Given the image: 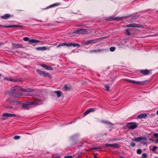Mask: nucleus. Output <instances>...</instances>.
Instances as JSON below:
<instances>
[{
	"instance_id": "obj_14",
	"label": "nucleus",
	"mask_w": 158,
	"mask_h": 158,
	"mask_svg": "<svg viewBox=\"0 0 158 158\" xmlns=\"http://www.w3.org/2000/svg\"><path fill=\"white\" fill-rule=\"evenodd\" d=\"M4 79L5 80H6L9 81H23V79H12L11 78H9L7 77H5L4 78Z\"/></svg>"
},
{
	"instance_id": "obj_56",
	"label": "nucleus",
	"mask_w": 158,
	"mask_h": 158,
	"mask_svg": "<svg viewBox=\"0 0 158 158\" xmlns=\"http://www.w3.org/2000/svg\"><path fill=\"white\" fill-rule=\"evenodd\" d=\"M94 158H96V156H95L94 157Z\"/></svg>"
},
{
	"instance_id": "obj_31",
	"label": "nucleus",
	"mask_w": 158,
	"mask_h": 158,
	"mask_svg": "<svg viewBox=\"0 0 158 158\" xmlns=\"http://www.w3.org/2000/svg\"><path fill=\"white\" fill-rule=\"evenodd\" d=\"M73 33L76 35L80 34V29H78L75 31H73Z\"/></svg>"
},
{
	"instance_id": "obj_34",
	"label": "nucleus",
	"mask_w": 158,
	"mask_h": 158,
	"mask_svg": "<svg viewBox=\"0 0 158 158\" xmlns=\"http://www.w3.org/2000/svg\"><path fill=\"white\" fill-rule=\"evenodd\" d=\"M60 4V3H56L51 5L50 6L51 7H53L57 6H58Z\"/></svg>"
},
{
	"instance_id": "obj_46",
	"label": "nucleus",
	"mask_w": 158,
	"mask_h": 158,
	"mask_svg": "<svg viewBox=\"0 0 158 158\" xmlns=\"http://www.w3.org/2000/svg\"><path fill=\"white\" fill-rule=\"evenodd\" d=\"M157 148V147L154 146L153 147L152 149L151 150L153 152H154L156 149Z\"/></svg>"
},
{
	"instance_id": "obj_58",
	"label": "nucleus",
	"mask_w": 158,
	"mask_h": 158,
	"mask_svg": "<svg viewBox=\"0 0 158 158\" xmlns=\"http://www.w3.org/2000/svg\"><path fill=\"white\" fill-rule=\"evenodd\" d=\"M1 74H0V77H1Z\"/></svg>"
},
{
	"instance_id": "obj_36",
	"label": "nucleus",
	"mask_w": 158,
	"mask_h": 158,
	"mask_svg": "<svg viewBox=\"0 0 158 158\" xmlns=\"http://www.w3.org/2000/svg\"><path fill=\"white\" fill-rule=\"evenodd\" d=\"M140 16V15H135L134 16H132L131 18V19H135L139 18Z\"/></svg>"
},
{
	"instance_id": "obj_53",
	"label": "nucleus",
	"mask_w": 158,
	"mask_h": 158,
	"mask_svg": "<svg viewBox=\"0 0 158 158\" xmlns=\"http://www.w3.org/2000/svg\"><path fill=\"white\" fill-rule=\"evenodd\" d=\"M11 102H16V101H14V100H13V101H12Z\"/></svg>"
},
{
	"instance_id": "obj_4",
	"label": "nucleus",
	"mask_w": 158,
	"mask_h": 158,
	"mask_svg": "<svg viewBox=\"0 0 158 158\" xmlns=\"http://www.w3.org/2000/svg\"><path fill=\"white\" fill-rule=\"evenodd\" d=\"M127 124L129 125L128 126L129 130H133L137 127L138 125L136 124V123L135 122H129L127 123Z\"/></svg>"
},
{
	"instance_id": "obj_35",
	"label": "nucleus",
	"mask_w": 158,
	"mask_h": 158,
	"mask_svg": "<svg viewBox=\"0 0 158 158\" xmlns=\"http://www.w3.org/2000/svg\"><path fill=\"white\" fill-rule=\"evenodd\" d=\"M0 27H6V28H11L14 27L13 25H9L6 26H3L0 25Z\"/></svg>"
},
{
	"instance_id": "obj_16",
	"label": "nucleus",
	"mask_w": 158,
	"mask_h": 158,
	"mask_svg": "<svg viewBox=\"0 0 158 158\" xmlns=\"http://www.w3.org/2000/svg\"><path fill=\"white\" fill-rule=\"evenodd\" d=\"M147 117V114L146 113H143L138 115L137 118L141 119L145 118Z\"/></svg>"
},
{
	"instance_id": "obj_59",
	"label": "nucleus",
	"mask_w": 158,
	"mask_h": 158,
	"mask_svg": "<svg viewBox=\"0 0 158 158\" xmlns=\"http://www.w3.org/2000/svg\"><path fill=\"white\" fill-rule=\"evenodd\" d=\"M73 137H74V136L72 137V139H73Z\"/></svg>"
},
{
	"instance_id": "obj_40",
	"label": "nucleus",
	"mask_w": 158,
	"mask_h": 158,
	"mask_svg": "<svg viewBox=\"0 0 158 158\" xmlns=\"http://www.w3.org/2000/svg\"><path fill=\"white\" fill-rule=\"evenodd\" d=\"M104 86L105 88V89L106 91H108L109 90L110 87L109 86L106 85Z\"/></svg>"
},
{
	"instance_id": "obj_27",
	"label": "nucleus",
	"mask_w": 158,
	"mask_h": 158,
	"mask_svg": "<svg viewBox=\"0 0 158 158\" xmlns=\"http://www.w3.org/2000/svg\"><path fill=\"white\" fill-rule=\"evenodd\" d=\"M135 29H127L126 30V33L127 36H130L131 35V33L130 32V31H132L134 30Z\"/></svg>"
},
{
	"instance_id": "obj_43",
	"label": "nucleus",
	"mask_w": 158,
	"mask_h": 158,
	"mask_svg": "<svg viewBox=\"0 0 158 158\" xmlns=\"http://www.w3.org/2000/svg\"><path fill=\"white\" fill-rule=\"evenodd\" d=\"M14 27H23V26H19V25H13Z\"/></svg>"
},
{
	"instance_id": "obj_11",
	"label": "nucleus",
	"mask_w": 158,
	"mask_h": 158,
	"mask_svg": "<svg viewBox=\"0 0 158 158\" xmlns=\"http://www.w3.org/2000/svg\"><path fill=\"white\" fill-rule=\"evenodd\" d=\"M105 146V147L106 146L107 147H114L116 148H119L120 147L119 145L117 143H115L113 144L106 143Z\"/></svg>"
},
{
	"instance_id": "obj_32",
	"label": "nucleus",
	"mask_w": 158,
	"mask_h": 158,
	"mask_svg": "<svg viewBox=\"0 0 158 158\" xmlns=\"http://www.w3.org/2000/svg\"><path fill=\"white\" fill-rule=\"evenodd\" d=\"M64 87L66 91H69L71 89L70 87L66 85H64Z\"/></svg>"
},
{
	"instance_id": "obj_60",
	"label": "nucleus",
	"mask_w": 158,
	"mask_h": 158,
	"mask_svg": "<svg viewBox=\"0 0 158 158\" xmlns=\"http://www.w3.org/2000/svg\"><path fill=\"white\" fill-rule=\"evenodd\" d=\"M137 12H136V13H135V14H137Z\"/></svg>"
},
{
	"instance_id": "obj_38",
	"label": "nucleus",
	"mask_w": 158,
	"mask_h": 158,
	"mask_svg": "<svg viewBox=\"0 0 158 158\" xmlns=\"http://www.w3.org/2000/svg\"><path fill=\"white\" fill-rule=\"evenodd\" d=\"M5 107L6 108L8 109H12L13 108V107L9 105L6 106Z\"/></svg>"
},
{
	"instance_id": "obj_57",
	"label": "nucleus",
	"mask_w": 158,
	"mask_h": 158,
	"mask_svg": "<svg viewBox=\"0 0 158 158\" xmlns=\"http://www.w3.org/2000/svg\"><path fill=\"white\" fill-rule=\"evenodd\" d=\"M105 135H107V134H106V133H105Z\"/></svg>"
},
{
	"instance_id": "obj_18",
	"label": "nucleus",
	"mask_w": 158,
	"mask_h": 158,
	"mask_svg": "<svg viewBox=\"0 0 158 158\" xmlns=\"http://www.w3.org/2000/svg\"><path fill=\"white\" fill-rule=\"evenodd\" d=\"M106 50L104 49H101L100 48H98L96 50H92L90 51V52L92 53V52H95V53H98V52H103Z\"/></svg>"
},
{
	"instance_id": "obj_1",
	"label": "nucleus",
	"mask_w": 158,
	"mask_h": 158,
	"mask_svg": "<svg viewBox=\"0 0 158 158\" xmlns=\"http://www.w3.org/2000/svg\"><path fill=\"white\" fill-rule=\"evenodd\" d=\"M23 89L19 86L16 85L13 87L11 89L9 94L13 95L15 97H18L21 96V93L20 91H22Z\"/></svg>"
},
{
	"instance_id": "obj_45",
	"label": "nucleus",
	"mask_w": 158,
	"mask_h": 158,
	"mask_svg": "<svg viewBox=\"0 0 158 158\" xmlns=\"http://www.w3.org/2000/svg\"><path fill=\"white\" fill-rule=\"evenodd\" d=\"M29 38H28V37H24L23 38V40L25 41H28L29 40Z\"/></svg>"
},
{
	"instance_id": "obj_26",
	"label": "nucleus",
	"mask_w": 158,
	"mask_h": 158,
	"mask_svg": "<svg viewBox=\"0 0 158 158\" xmlns=\"http://www.w3.org/2000/svg\"><path fill=\"white\" fill-rule=\"evenodd\" d=\"M33 89L31 88L23 89L22 91L23 92H31L33 91Z\"/></svg>"
},
{
	"instance_id": "obj_2",
	"label": "nucleus",
	"mask_w": 158,
	"mask_h": 158,
	"mask_svg": "<svg viewBox=\"0 0 158 158\" xmlns=\"http://www.w3.org/2000/svg\"><path fill=\"white\" fill-rule=\"evenodd\" d=\"M125 81H126L128 83L140 85H142L144 84L145 82L147 81V80L143 81H136L134 80H132L127 79H125Z\"/></svg>"
},
{
	"instance_id": "obj_48",
	"label": "nucleus",
	"mask_w": 158,
	"mask_h": 158,
	"mask_svg": "<svg viewBox=\"0 0 158 158\" xmlns=\"http://www.w3.org/2000/svg\"><path fill=\"white\" fill-rule=\"evenodd\" d=\"M65 158H72V156H65L64 157Z\"/></svg>"
},
{
	"instance_id": "obj_41",
	"label": "nucleus",
	"mask_w": 158,
	"mask_h": 158,
	"mask_svg": "<svg viewBox=\"0 0 158 158\" xmlns=\"http://www.w3.org/2000/svg\"><path fill=\"white\" fill-rule=\"evenodd\" d=\"M20 138V136H15L14 137V139L15 140H17L19 139Z\"/></svg>"
},
{
	"instance_id": "obj_15",
	"label": "nucleus",
	"mask_w": 158,
	"mask_h": 158,
	"mask_svg": "<svg viewBox=\"0 0 158 158\" xmlns=\"http://www.w3.org/2000/svg\"><path fill=\"white\" fill-rule=\"evenodd\" d=\"M96 109L95 108H91L88 109L84 113V114L85 115L88 114H89L91 112L94 111L96 110Z\"/></svg>"
},
{
	"instance_id": "obj_33",
	"label": "nucleus",
	"mask_w": 158,
	"mask_h": 158,
	"mask_svg": "<svg viewBox=\"0 0 158 158\" xmlns=\"http://www.w3.org/2000/svg\"><path fill=\"white\" fill-rule=\"evenodd\" d=\"M115 17L114 16H110V17H108L107 19V20L109 21H114V18Z\"/></svg>"
},
{
	"instance_id": "obj_39",
	"label": "nucleus",
	"mask_w": 158,
	"mask_h": 158,
	"mask_svg": "<svg viewBox=\"0 0 158 158\" xmlns=\"http://www.w3.org/2000/svg\"><path fill=\"white\" fill-rule=\"evenodd\" d=\"M148 156V155L145 153H143L142 155V157L147 158Z\"/></svg>"
},
{
	"instance_id": "obj_61",
	"label": "nucleus",
	"mask_w": 158,
	"mask_h": 158,
	"mask_svg": "<svg viewBox=\"0 0 158 158\" xmlns=\"http://www.w3.org/2000/svg\"><path fill=\"white\" fill-rule=\"evenodd\" d=\"M40 22H42V21H40Z\"/></svg>"
},
{
	"instance_id": "obj_28",
	"label": "nucleus",
	"mask_w": 158,
	"mask_h": 158,
	"mask_svg": "<svg viewBox=\"0 0 158 158\" xmlns=\"http://www.w3.org/2000/svg\"><path fill=\"white\" fill-rule=\"evenodd\" d=\"M80 34H86L87 32V30L85 29H80Z\"/></svg>"
},
{
	"instance_id": "obj_52",
	"label": "nucleus",
	"mask_w": 158,
	"mask_h": 158,
	"mask_svg": "<svg viewBox=\"0 0 158 158\" xmlns=\"http://www.w3.org/2000/svg\"><path fill=\"white\" fill-rule=\"evenodd\" d=\"M156 143H158V139L156 140Z\"/></svg>"
},
{
	"instance_id": "obj_44",
	"label": "nucleus",
	"mask_w": 158,
	"mask_h": 158,
	"mask_svg": "<svg viewBox=\"0 0 158 158\" xmlns=\"http://www.w3.org/2000/svg\"><path fill=\"white\" fill-rule=\"evenodd\" d=\"M135 145V143L134 142H131L130 143V146L132 147H134Z\"/></svg>"
},
{
	"instance_id": "obj_22",
	"label": "nucleus",
	"mask_w": 158,
	"mask_h": 158,
	"mask_svg": "<svg viewBox=\"0 0 158 158\" xmlns=\"http://www.w3.org/2000/svg\"><path fill=\"white\" fill-rule=\"evenodd\" d=\"M12 45L14 48H23V45L22 44H12Z\"/></svg>"
},
{
	"instance_id": "obj_25",
	"label": "nucleus",
	"mask_w": 158,
	"mask_h": 158,
	"mask_svg": "<svg viewBox=\"0 0 158 158\" xmlns=\"http://www.w3.org/2000/svg\"><path fill=\"white\" fill-rule=\"evenodd\" d=\"M10 16L11 15L10 14H6L4 15L1 16V18L3 19H6L10 17Z\"/></svg>"
},
{
	"instance_id": "obj_19",
	"label": "nucleus",
	"mask_w": 158,
	"mask_h": 158,
	"mask_svg": "<svg viewBox=\"0 0 158 158\" xmlns=\"http://www.w3.org/2000/svg\"><path fill=\"white\" fill-rule=\"evenodd\" d=\"M30 105L29 102H28L27 103H23L22 105V108L28 110L30 108Z\"/></svg>"
},
{
	"instance_id": "obj_5",
	"label": "nucleus",
	"mask_w": 158,
	"mask_h": 158,
	"mask_svg": "<svg viewBox=\"0 0 158 158\" xmlns=\"http://www.w3.org/2000/svg\"><path fill=\"white\" fill-rule=\"evenodd\" d=\"M37 72L40 75H43L45 77L50 76V75L48 73H46L45 72L39 69H37Z\"/></svg>"
},
{
	"instance_id": "obj_42",
	"label": "nucleus",
	"mask_w": 158,
	"mask_h": 158,
	"mask_svg": "<svg viewBox=\"0 0 158 158\" xmlns=\"http://www.w3.org/2000/svg\"><path fill=\"white\" fill-rule=\"evenodd\" d=\"M142 152V150L141 149H138L137 150V153L138 154H140Z\"/></svg>"
},
{
	"instance_id": "obj_21",
	"label": "nucleus",
	"mask_w": 158,
	"mask_h": 158,
	"mask_svg": "<svg viewBox=\"0 0 158 158\" xmlns=\"http://www.w3.org/2000/svg\"><path fill=\"white\" fill-rule=\"evenodd\" d=\"M41 66L43 68H45L47 70H53V68L50 67V66H49L45 64H42L41 65Z\"/></svg>"
},
{
	"instance_id": "obj_17",
	"label": "nucleus",
	"mask_w": 158,
	"mask_h": 158,
	"mask_svg": "<svg viewBox=\"0 0 158 158\" xmlns=\"http://www.w3.org/2000/svg\"><path fill=\"white\" fill-rule=\"evenodd\" d=\"M73 46L74 47H77L79 48L80 47V45L78 43H70L69 44L67 43V47Z\"/></svg>"
},
{
	"instance_id": "obj_8",
	"label": "nucleus",
	"mask_w": 158,
	"mask_h": 158,
	"mask_svg": "<svg viewBox=\"0 0 158 158\" xmlns=\"http://www.w3.org/2000/svg\"><path fill=\"white\" fill-rule=\"evenodd\" d=\"M142 27V25L138 24H131L126 26V27H136L141 28Z\"/></svg>"
},
{
	"instance_id": "obj_51",
	"label": "nucleus",
	"mask_w": 158,
	"mask_h": 158,
	"mask_svg": "<svg viewBox=\"0 0 158 158\" xmlns=\"http://www.w3.org/2000/svg\"><path fill=\"white\" fill-rule=\"evenodd\" d=\"M3 45V43L1 42L0 43V45Z\"/></svg>"
},
{
	"instance_id": "obj_13",
	"label": "nucleus",
	"mask_w": 158,
	"mask_h": 158,
	"mask_svg": "<svg viewBox=\"0 0 158 158\" xmlns=\"http://www.w3.org/2000/svg\"><path fill=\"white\" fill-rule=\"evenodd\" d=\"M35 49L37 51H44L46 50H49L50 49V47H49L45 46L38 47L35 48Z\"/></svg>"
},
{
	"instance_id": "obj_23",
	"label": "nucleus",
	"mask_w": 158,
	"mask_h": 158,
	"mask_svg": "<svg viewBox=\"0 0 158 158\" xmlns=\"http://www.w3.org/2000/svg\"><path fill=\"white\" fill-rule=\"evenodd\" d=\"M106 148L105 146L104 145L103 146H100L98 147H92L91 149V150H96L98 149H103Z\"/></svg>"
},
{
	"instance_id": "obj_55",
	"label": "nucleus",
	"mask_w": 158,
	"mask_h": 158,
	"mask_svg": "<svg viewBox=\"0 0 158 158\" xmlns=\"http://www.w3.org/2000/svg\"><path fill=\"white\" fill-rule=\"evenodd\" d=\"M111 131V129H110L109 130V131Z\"/></svg>"
},
{
	"instance_id": "obj_24",
	"label": "nucleus",
	"mask_w": 158,
	"mask_h": 158,
	"mask_svg": "<svg viewBox=\"0 0 158 158\" xmlns=\"http://www.w3.org/2000/svg\"><path fill=\"white\" fill-rule=\"evenodd\" d=\"M56 94L57 97V98H59L60 97L61 95L62 94V92L60 90H57V91H55L54 92Z\"/></svg>"
},
{
	"instance_id": "obj_6",
	"label": "nucleus",
	"mask_w": 158,
	"mask_h": 158,
	"mask_svg": "<svg viewBox=\"0 0 158 158\" xmlns=\"http://www.w3.org/2000/svg\"><path fill=\"white\" fill-rule=\"evenodd\" d=\"M3 119L4 120L7 118L6 117H15L16 115L14 114H9L7 113H4L2 114Z\"/></svg>"
},
{
	"instance_id": "obj_50",
	"label": "nucleus",
	"mask_w": 158,
	"mask_h": 158,
	"mask_svg": "<svg viewBox=\"0 0 158 158\" xmlns=\"http://www.w3.org/2000/svg\"><path fill=\"white\" fill-rule=\"evenodd\" d=\"M53 158H60V157L58 156H56Z\"/></svg>"
},
{
	"instance_id": "obj_37",
	"label": "nucleus",
	"mask_w": 158,
	"mask_h": 158,
	"mask_svg": "<svg viewBox=\"0 0 158 158\" xmlns=\"http://www.w3.org/2000/svg\"><path fill=\"white\" fill-rule=\"evenodd\" d=\"M116 48L115 47H112L110 48V50L111 52H114L115 51Z\"/></svg>"
},
{
	"instance_id": "obj_49",
	"label": "nucleus",
	"mask_w": 158,
	"mask_h": 158,
	"mask_svg": "<svg viewBox=\"0 0 158 158\" xmlns=\"http://www.w3.org/2000/svg\"><path fill=\"white\" fill-rule=\"evenodd\" d=\"M154 136L156 137H158V133H155L154 134Z\"/></svg>"
},
{
	"instance_id": "obj_47",
	"label": "nucleus",
	"mask_w": 158,
	"mask_h": 158,
	"mask_svg": "<svg viewBox=\"0 0 158 158\" xmlns=\"http://www.w3.org/2000/svg\"><path fill=\"white\" fill-rule=\"evenodd\" d=\"M73 139H72L71 140V144L72 145H74L75 144H76L77 143V142H74V143H73Z\"/></svg>"
},
{
	"instance_id": "obj_7",
	"label": "nucleus",
	"mask_w": 158,
	"mask_h": 158,
	"mask_svg": "<svg viewBox=\"0 0 158 158\" xmlns=\"http://www.w3.org/2000/svg\"><path fill=\"white\" fill-rule=\"evenodd\" d=\"M134 14H132L128 16H124V17H115L114 18V21H121L123 20V18L125 19H128V18L131 17V15Z\"/></svg>"
},
{
	"instance_id": "obj_54",
	"label": "nucleus",
	"mask_w": 158,
	"mask_h": 158,
	"mask_svg": "<svg viewBox=\"0 0 158 158\" xmlns=\"http://www.w3.org/2000/svg\"><path fill=\"white\" fill-rule=\"evenodd\" d=\"M157 114L158 115V110L157 111Z\"/></svg>"
},
{
	"instance_id": "obj_10",
	"label": "nucleus",
	"mask_w": 158,
	"mask_h": 158,
	"mask_svg": "<svg viewBox=\"0 0 158 158\" xmlns=\"http://www.w3.org/2000/svg\"><path fill=\"white\" fill-rule=\"evenodd\" d=\"M30 105H35V106L38 105H41L42 104V102L41 101L39 100H37L35 102H29Z\"/></svg>"
},
{
	"instance_id": "obj_3",
	"label": "nucleus",
	"mask_w": 158,
	"mask_h": 158,
	"mask_svg": "<svg viewBox=\"0 0 158 158\" xmlns=\"http://www.w3.org/2000/svg\"><path fill=\"white\" fill-rule=\"evenodd\" d=\"M101 39L100 38L98 39H96L94 40H89L85 42H84L83 43L84 45H88L92 43H97L98 41L100 40Z\"/></svg>"
},
{
	"instance_id": "obj_29",
	"label": "nucleus",
	"mask_w": 158,
	"mask_h": 158,
	"mask_svg": "<svg viewBox=\"0 0 158 158\" xmlns=\"http://www.w3.org/2000/svg\"><path fill=\"white\" fill-rule=\"evenodd\" d=\"M102 122L108 125L110 127L112 126L113 125V124L111 123L110 122L108 121L103 120L102 121Z\"/></svg>"
},
{
	"instance_id": "obj_12",
	"label": "nucleus",
	"mask_w": 158,
	"mask_h": 158,
	"mask_svg": "<svg viewBox=\"0 0 158 158\" xmlns=\"http://www.w3.org/2000/svg\"><path fill=\"white\" fill-rule=\"evenodd\" d=\"M40 42V41L36 40L31 39L29 40L28 43L33 46H35L36 44Z\"/></svg>"
},
{
	"instance_id": "obj_30",
	"label": "nucleus",
	"mask_w": 158,
	"mask_h": 158,
	"mask_svg": "<svg viewBox=\"0 0 158 158\" xmlns=\"http://www.w3.org/2000/svg\"><path fill=\"white\" fill-rule=\"evenodd\" d=\"M66 46L67 47V43H63L57 45L56 47L57 48H59L61 47L62 46Z\"/></svg>"
},
{
	"instance_id": "obj_20",
	"label": "nucleus",
	"mask_w": 158,
	"mask_h": 158,
	"mask_svg": "<svg viewBox=\"0 0 158 158\" xmlns=\"http://www.w3.org/2000/svg\"><path fill=\"white\" fill-rule=\"evenodd\" d=\"M140 72L141 73L144 75H148L149 73V70L147 69L141 70H140Z\"/></svg>"
},
{
	"instance_id": "obj_9",
	"label": "nucleus",
	"mask_w": 158,
	"mask_h": 158,
	"mask_svg": "<svg viewBox=\"0 0 158 158\" xmlns=\"http://www.w3.org/2000/svg\"><path fill=\"white\" fill-rule=\"evenodd\" d=\"M146 138L144 137H139L132 139V140L136 142H139L142 140H146Z\"/></svg>"
}]
</instances>
